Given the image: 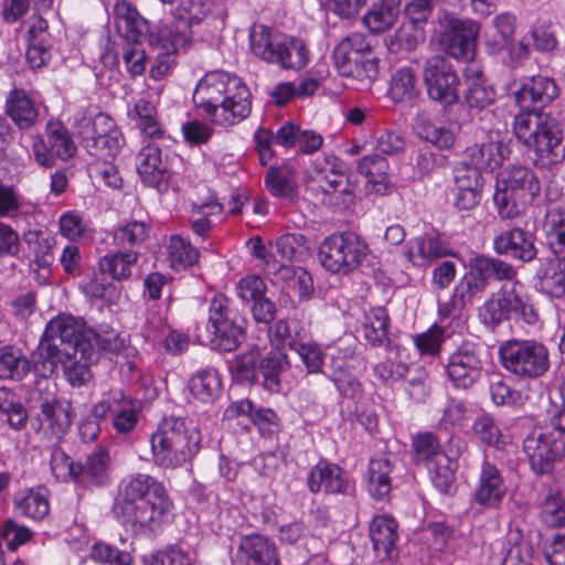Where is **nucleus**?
I'll return each instance as SVG.
<instances>
[{"instance_id": "obj_5", "label": "nucleus", "mask_w": 565, "mask_h": 565, "mask_svg": "<svg viewBox=\"0 0 565 565\" xmlns=\"http://www.w3.org/2000/svg\"><path fill=\"white\" fill-rule=\"evenodd\" d=\"M540 191V180L531 168L510 164L497 174L493 202L500 211L521 212L532 205Z\"/></svg>"}, {"instance_id": "obj_11", "label": "nucleus", "mask_w": 565, "mask_h": 565, "mask_svg": "<svg viewBox=\"0 0 565 565\" xmlns=\"http://www.w3.org/2000/svg\"><path fill=\"white\" fill-rule=\"evenodd\" d=\"M439 22L443 28L440 43L445 52L456 60H472L480 24L472 19H461L449 12L443 13Z\"/></svg>"}, {"instance_id": "obj_58", "label": "nucleus", "mask_w": 565, "mask_h": 565, "mask_svg": "<svg viewBox=\"0 0 565 565\" xmlns=\"http://www.w3.org/2000/svg\"><path fill=\"white\" fill-rule=\"evenodd\" d=\"M206 14V9L202 0H190L183 3L177 11L174 19L163 24V28H174L180 23L186 25L188 42L191 43L192 31L191 28L194 23L200 22Z\"/></svg>"}, {"instance_id": "obj_6", "label": "nucleus", "mask_w": 565, "mask_h": 565, "mask_svg": "<svg viewBox=\"0 0 565 565\" xmlns=\"http://www.w3.org/2000/svg\"><path fill=\"white\" fill-rule=\"evenodd\" d=\"M95 331L87 328L82 318L71 315H58L46 324L39 344V358L52 360V356L71 352L74 349L93 347Z\"/></svg>"}, {"instance_id": "obj_31", "label": "nucleus", "mask_w": 565, "mask_h": 565, "mask_svg": "<svg viewBox=\"0 0 565 565\" xmlns=\"http://www.w3.org/2000/svg\"><path fill=\"white\" fill-rule=\"evenodd\" d=\"M370 537L379 557L392 558L396 554L397 522L387 515L375 516L370 524Z\"/></svg>"}, {"instance_id": "obj_62", "label": "nucleus", "mask_w": 565, "mask_h": 565, "mask_svg": "<svg viewBox=\"0 0 565 565\" xmlns=\"http://www.w3.org/2000/svg\"><path fill=\"white\" fill-rule=\"evenodd\" d=\"M472 430L477 438L487 446L502 448L505 444L500 428L488 414H482L475 419Z\"/></svg>"}, {"instance_id": "obj_23", "label": "nucleus", "mask_w": 565, "mask_h": 565, "mask_svg": "<svg viewBox=\"0 0 565 565\" xmlns=\"http://www.w3.org/2000/svg\"><path fill=\"white\" fill-rule=\"evenodd\" d=\"M307 486L311 493L323 490L328 494H347L350 479L338 465L320 461L310 469Z\"/></svg>"}, {"instance_id": "obj_53", "label": "nucleus", "mask_w": 565, "mask_h": 565, "mask_svg": "<svg viewBox=\"0 0 565 565\" xmlns=\"http://www.w3.org/2000/svg\"><path fill=\"white\" fill-rule=\"evenodd\" d=\"M117 129L118 127L113 118L104 113L84 116L77 124V130L83 140L92 143Z\"/></svg>"}, {"instance_id": "obj_16", "label": "nucleus", "mask_w": 565, "mask_h": 565, "mask_svg": "<svg viewBox=\"0 0 565 565\" xmlns=\"http://www.w3.org/2000/svg\"><path fill=\"white\" fill-rule=\"evenodd\" d=\"M35 161L45 168L54 166L56 159L67 160L76 152L68 131L60 122H49L46 140L36 138L32 146Z\"/></svg>"}, {"instance_id": "obj_22", "label": "nucleus", "mask_w": 565, "mask_h": 565, "mask_svg": "<svg viewBox=\"0 0 565 565\" xmlns=\"http://www.w3.org/2000/svg\"><path fill=\"white\" fill-rule=\"evenodd\" d=\"M507 493V487L498 467L483 460L478 482L473 491V500L479 505L493 509L498 508Z\"/></svg>"}, {"instance_id": "obj_34", "label": "nucleus", "mask_w": 565, "mask_h": 565, "mask_svg": "<svg viewBox=\"0 0 565 565\" xmlns=\"http://www.w3.org/2000/svg\"><path fill=\"white\" fill-rule=\"evenodd\" d=\"M6 113L20 129L32 128L39 118V108L23 90L14 88L6 102Z\"/></svg>"}, {"instance_id": "obj_35", "label": "nucleus", "mask_w": 565, "mask_h": 565, "mask_svg": "<svg viewBox=\"0 0 565 565\" xmlns=\"http://www.w3.org/2000/svg\"><path fill=\"white\" fill-rule=\"evenodd\" d=\"M401 0H379L367 9L362 18L363 25L374 34L394 25L399 15Z\"/></svg>"}, {"instance_id": "obj_3", "label": "nucleus", "mask_w": 565, "mask_h": 565, "mask_svg": "<svg viewBox=\"0 0 565 565\" xmlns=\"http://www.w3.org/2000/svg\"><path fill=\"white\" fill-rule=\"evenodd\" d=\"M201 440V433L183 417L164 416L149 438L151 461L163 470L184 467L199 452Z\"/></svg>"}, {"instance_id": "obj_26", "label": "nucleus", "mask_w": 565, "mask_h": 565, "mask_svg": "<svg viewBox=\"0 0 565 565\" xmlns=\"http://www.w3.org/2000/svg\"><path fill=\"white\" fill-rule=\"evenodd\" d=\"M451 255V249L438 233H426L415 238L405 252V257L415 266H429L434 262Z\"/></svg>"}, {"instance_id": "obj_40", "label": "nucleus", "mask_w": 565, "mask_h": 565, "mask_svg": "<svg viewBox=\"0 0 565 565\" xmlns=\"http://www.w3.org/2000/svg\"><path fill=\"white\" fill-rule=\"evenodd\" d=\"M128 118L149 138H161L163 130L158 120V110L154 103L149 99L140 98L136 104L128 108Z\"/></svg>"}, {"instance_id": "obj_33", "label": "nucleus", "mask_w": 565, "mask_h": 565, "mask_svg": "<svg viewBox=\"0 0 565 565\" xmlns=\"http://www.w3.org/2000/svg\"><path fill=\"white\" fill-rule=\"evenodd\" d=\"M286 34L279 33L264 24H254L249 31V49L260 60L274 63L279 55L280 45Z\"/></svg>"}, {"instance_id": "obj_32", "label": "nucleus", "mask_w": 565, "mask_h": 565, "mask_svg": "<svg viewBox=\"0 0 565 565\" xmlns=\"http://www.w3.org/2000/svg\"><path fill=\"white\" fill-rule=\"evenodd\" d=\"M370 42L366 36L360 32H353L341 39L332 52V61L338 73L345 77L350 68L369 49Z\"/></svg>"}, {"instance_id": "obj_1", "label": "nucleus", "mask_w": 565, "mask_h": 565, "mask_svg": "<svg viewBox=\"0 0 565 565\" xmlns=\"http://www.w3.org/2000/svg\"><path fill=\"white\" fill-rule=\"evenodd\" d=\"M171 507L162 482L148 473H135L120 481L113 513L122 525L145 532L159 526Z\"/></svg>"}, {"instance_id": "obj_51", "label": "nucleus", "mask_w": 565, "mask_h": 565, "mask_svg": "<svg viewBox=\"0 0 565 565\" xmlns=\"http://www.w3.org/2000/svg\"><path fill=\"white\" fill-rule=\"evenodd\" d=\"M30 372V362L25 355L13 347L0 348V379L22 380Z\"/></svg>"}, {"instance_id": "obj_12", "label": "nucleus", "mask_w": 565, "mask_h": 565, "mask_svg": "<svg viewBox=\"0 0 565 565\" xmlns=\"http://www.w3.org/2000/svg\"><path fill=\"white\" fill-rule=\"evenodd\" d=\"M189 44L185 24L180 23L174 28L161 26L156 38H150V46L157 54L150 64L149 77L153 81L168 77L175 65V55Z\"/></svg>"}, {"instance_id": "obj_54", "label": "nucleus", "mask_w": 565, "mask_h": 565, "mask_svg": "<svg viewBox=\"0 0 565 565\" xmlns=\"http://www.w3.org/2000/svg\"><path fill=\"white\" fill-rule=\"evenodd\" d=\"M380 71V58L374 55L371 44L364 51L345 77L352 78L363 86H371L377 78Z\"/></svg>"}, {"instance_id": "obj_21", "label": "nucleus", "mask_w": 565, "mask_h": 565, "mask_svg": "<svg viewBox=\"0 0 565 565\" xmlns=\"http://www.w3.org/2000/svg\"><path fill=\"white\" fill-rule=\"evenodd\" d=\"M234 562L236 565H280L275 543L260 534L241 540Z\"/></svg>"}, {"instance_id": "obj_13", "label": "nucleus", "mask_w": 565, "mask_h": 565, "mask_svg": "<svg viewBox=\"0 0 565 565\" xmlns=\"http://www.w3.org/2000/svg\"><path fill=\"white\" fill-rule=\"evenodd\" d=\"M423 79L430 99L446 106L457 103L460 79L446 58L439 55L428 58L423 68Z\"/></svg>"}, {"instance_id": "obj_49", "label": "nucleus", "mask_w": 565, "mask_h": 565, "mask_svg": "<svg viewBox=\"0 0 565 565\" xmlns=\"http://www.w3.org/2000/svg\"><path fill=\"white\" fill-rule=\"evenodd\" d=\"M167 257L172 269L181 270L198 262L199 250L182 236L172 235L167 243Z\"/></svg>"}, {"instance_id": "obj_17", "label": "nucleus", "mask_w": 565, "mask_h": 565, "mask_svg": "<svg viewBox=\"0 0 565 565\" xmlns=\"http://www.w3.org/2000/svg\"><path fill=\"white\" fill-rule=\"evenodd\" d=\"M98 359V352L93 347L83 349H74L71 352H62L52 360L42 359V367L44 372L52 373L57 363L62 364L65 376L72 386H82L92 377L90 364Z\"/></svg>"}, {"instance_id": "obj_9", "label": "nucleus", "mask_w": 565, "mask_h": 565, "mask_svg": "<svg viewBox=\"0 0 565 565\" xmlns=\"http://www.w3.org/2000/svg\"><path fill=\"white\" fill-rule=\"evenodd\" d=\"M482 323L491 329L505 320L516 318L526 323L536 322L537 315L522 295V285L505 284L479 309Z\"/></svg>"}, {"instance_id": "obj_37", "label": "nucleus", "mask_w": 565, "mask_h": 565, "mask_svg": "<svg viewBox=\"0 0 565 565\" xmlns=\"http://www.w3.org/2000/svg\"><path fill=\"white\" fill-rule=\"evenodd\" d=\"M535 278L537 288L546 295L561 298L565 295L563 258L541 260L536 269Z\"/></svg>"}, {"instance_id": "obj_19", "label": "nucleus", "mask_w": 565, "mask_h": 565, "mask_svg": "<svg viewBox=\"0 0 565 565\" xmlns=\"http://www.w3.org/2000/svg\"><path fill=\"white\" fill-rule=\"evenodd\" d=\"M136 168L143 184L159 190L171 177L168 159L154 143L141 148L136 157Z\"/></svg>"}, {"instance_id": "obj_52", "label": "nucleus", "mask_w": 565, "mask_h": 565, "mask_svg": "<svg viewBox=\"0 0 565 565\" xmlns=\"http://www.w3.org/2000/svg\"><path fill=\"white\" fill-rule=\"evenodd\" d=\"M137 260V252H117L102 257L99 268L103 274H108L116 280H122L130 277Z\"/></svg>"}, {"instance_id": "obj_57", "label": "nucleus", "mask_w": 565, "mask_h": 565, "mask_svg": "<svg viewBox=\"0 0 565 565\" xmlns=\"http://www.w3.org/2000/svg\"><path fill=\"white\" fill-rule=\"evenodd\" d=\"M413 449L415 462L418 465H430V461L437 460L438 455H447L441 450L439 440L429 431L416 435L413 438Z\"/></svg>"}, {"instance_id": "obj_39", "label": "nucleus", "mask_w": 565, "mask_h": 565, "mask_svg": "<svg viewBox=\"0 0 565 565\" xmlns=\"http://www.w3.org/2000/svg\"><path fill=\"white\" fill-rule=\"evenodd\" d=\"M390 317L384 307L371 308L364 316L362 332L364 340L372 347L388 348Z\"/></svg>"}, {"instance_id": "obj_56", "label": "nucleus", "mask_w": 565, "mask_h": 565, "mask_svg": "<svg viewBox=\"0 0 565 565\" xmlns=\"http://www.w3.org/2000/svg\"><path fill=\"white\" fill-rule=\"evenodd\" d=\"M473 271L478 273L484 280L494 277L498 280H512L516 276L513 266L504 260L487 256H478L473 259Z\"/></svg>"}, {"instance_id": "obj_36", "label": "nucleus", "mask_w": 565, "mask_h": 565, "mask_svg": "<svg viewBox=\"0 0 565 565\" xmlns=\"http://www.w3.org/2000/svg\"><path fill=\"white\" fill-rule=\"evenodd\" d=\"M388 162L379 153L366 154L358 162V171L367 177L366 191L384 194L390 185L387 175Z\"/></svg>"}, {"instance_id": "obj_63", "label": "nucleus", "mask_w": 565, "mask_h": 565, "mask_svg": "<svg viewBox=\"0 0 565 565\" xmlns=\"http://www.w3.org/2000/svg\"><path fill=\"white\" fill-rule=\"evenodd\" d=\"M268 191L276 196H288L295 185V177L291 169L287 167L270 169L265 178Z\"/></svg>"}, {"instance_id": "obj_55", "label": "nucleus", "mask_w": 565, "mask_h": 565, "mask_svg": "<svg viewBox=\"0 0 565 565\" xmlns=\"http://www.w3.org/2000/svg\"><path fill=\"white\" fill-rule=\"evenodd\" d=\"M305 330L301 322L291 319H280L268 329V338L273 345L279 348L280 345H288L291 350V342H300L303 340Z\"/></svg>"}, {"instance_id": "obj_15", "label": "nucleus", "mask_w": 565, "mask_h": 565, "mask_svg": "<svg viewBox=\"0 0 565 565\" xmlns=\"http://www.w3.org/2000/svg\"><path fill=\"white\" fill-rule=\"evenodd\" d=\"M482 359L479 345L462 342L448 358L446 371L449 380L458 388L471 387L481 376Z\"/></svg>"}, {"instance_id": "obj_29", "label": "nucleus", "mask_w": 565, "mask_h": 565, "mask_svg": "<svg viewBox=\"0 0 565 565\" xmlns=\"http://www.w3.org/2000/svg\"><path fill=\"white\" fill-rule=\"evenodd\" d=\"M493 248L499 255L530 262L536 256V248L531 235L520 228L505 231L493 239Z\"/></svg>"}, {"instance_id": "obj_10", "label": "nucleus", "mask_w": 565, "mask_h": 565, "mask_svg": "<svg viewBox=\"0 0 565 565\" xmlns=\"http://www.w3.org/2000/svg\"><path fill=\"white\" fill-rule=\"evenodd\" d=\"M245 320L232 308L224 295L213 297L210 305L209 324L211 326L210 343L223 352L235 351L245 340Z\"/></svg>"}, {"instance_id": "obj_50", "label": "nucleus", "mask_w": 565, "mask_h": 565, "mask_svg": "<svg viewBox=\"0 0 565 565\" xmlns=\"http://www.w3.org/2000/svg\"><path fill=\"white\" fill-rule=\"evenodd\" d=\"M516 19L511 13H501L492 20L494 33L487 39L488 51L497 54L510 47L515 31Z\"/></svg>"}, {"instance_id": "obj_59", "label": "nucleus", "mask_w": 565, "mask_h": 565, "mask_svg": "<svg viewBox=\"0 0 565 565\" xmlns=\"http://www.w3.org/2000/svg\"><path fill=\"white\" fill-rule=\"evenodd\" d=\"M424 24L409 19L401 25L392 39V45L407 52L414 51L425 40Z\"/></svg>"}, {"instance_id": "obj_20", "label": "nucleus", "mask_w": 565, "mask_h": 565, "mask_svg": "<svg viewBox=\"0 0 565 565\" xmlns=\"http://www.w3.org/2000/svg\"><path fill=\"white\" fill-rule=\"evenodd\" d=\"M115 22L120 35L127 43L142 45L145 41L150 44V38H156L151 33L149 22L140 15L137 9L126 0H119L115 3Z\"/></svg>"}, {"instance_id": "obj_18", "label": "nucleus", "mask_w": 565, "mask_h": 565, "mask_svg": "<svg viewBox=\"0 0 565 565\" xmlns=\"http://www.w3.org/2000/svg\"><path fill=\"white\" fill-rule=\"evenodd\" d=\"M310 179L324 193L333 194L341 192L344 206L348 207L353 202V185H351L349 178L339 169L335 157L316 159L312 162Z\"/></svg>"}, {"instance_id": "obj_61", "label": "nucleus", "mask_w": 565, "mask_h": 565, "mask_svg": "<svg viewBox=\"0 0 565 565\" xmlns=\"http://www.w3.org/2000/svg\"><path fill=\"white\" fill-rule=\"evenodd\" d=\"M388 356L385 361L377 363L374 366V374L382 382H395L403 379L408 372V365L397 358V349L388 345L386 348Z\"/></svg>"}, {"instance_id": "obj_24", "label": "nucleus", "mask_w": 565, "mask_h": 565, "mask_svg": "<svg viewBox=\"0 0 565 565\" xmlns=\"http://www.w3.org/2000/svg\"><path fill=\"white\" fill-rule=\"evenodd\" d=\"M413 128L416 135L439 150L454 148L457 135L451 125L433 120L427 110L417 111Z\"/></svg>"}, {"instance_id": "obj_28", "label": "nucleus", "mask_w": 565, "mask_h": 565, "mask_svg": "<svg viewBox=\"0 0 565 565\" xmlns=\"http://www.w3.org/2000/svg\"><path fill=\"white\" fill-rule=\"evenodd\" d=\"M510 156V149L500 140L476 142L467 147L463 158L476 164L482 171H493L499 168Z\"/></svg>"}, {"instance_id": "obj_2", "label": "nucleus", "mask_w": 565, "mask_h": 565, "mask_svg": "<svg viewBox=\"0 0 565 565\" xmlns=\"http://www.w3.org/2000/svg\"><path fill=\"white\" fill-rule=\"evenodd\" d=\"M193 103L214 124L221 126L242 121L252 109L248 87L239 77L224 71L204 74L193 92Z\"/></svg>"}, {"instance_id": "obj_38", "label": "nucleus", "mask_w": 565, "mask_h": 565, "mask_svg": "<svg viewBox=\"0 0 565 565\" xmlns=\"http://www.w3.org/2000/svg\"><path fill=\"white\" fill-rule=\"evenodd\" d=\"M28 245H33L34 258L31 266L39 279L45 281L50 275V268L55 257L53 253L54 239L41 232H29L24 235Z\"/></svg>"}, {"instance_id": "obj_7", "label": "nucleus", "mask_w": 565, "mask_h": 565, "mask_svg": "<svg viewBox=\"0 0 565 565\" xmlns=\"http://www.w3.org/2000/svg\"><path fill=\"white\" fill-rule=\"evenodd\" d=\"M502 367L518 380H536L550 369L547 348L535 340H508L499 347Z\"/></svg>"}, {"instance_id": "obj_43", "label": "nucleus", "mask_w": 565, "mask_h": 565, "mask_svg": "<svg viewBox=\"0 0 565 565\" xmlns=\"http://www.w3.org/2000/svg\"><path fill=\"white\" fill-rule=\"evenodd\" d=\"M110 456L106 448L93 451L82 463L81 479L77 482H90L95 486H104L109 481Z\"/></svg>"}, {"instance_id": "obj_44", "label": "nucleus", "mask_w": 565, "mask_h": 565, "mask_svg": "<svg viewBox=\"0 0 565 565\" xmlns=\"http://www.w3.org/2000/svg\"><path fill=\"white\" fill-rule=\"evenodd\" d=\"M15 511L29 519L40 521L50 512V503L45 492L41 489L20 492L14 498Z\"/></svg>"}, {"instance_id": "obj_64", "label": "nucleus", "mask_w": 565, "mask_h": 565, "mask_svg": "<svg viewBox=\"0 0 565 565\" xmlns=\"http://www.w3.org/2000/svg\"><path fill=\"white\" fill-rule=\"evenodd\" d=\"M482 170L463 158L454 169V179L458 189L481 190Z\"/></svg>"}, {"instance_id": "obj_47", "label": "nucleus", "mask_w": 565, "mask_h": 565, "mask_svg": "<svg viewBox=\"0 0 565 565\" xmlns=\"http://www.w3.org/2000/svg\"><path fill=\"white\" fill-rule=\"evenodd\" d=\"M284 45H280L277 52V60L274 63L284 68L300 70L309 63V50L306 43L298 38L286 35Z\"/></svg>"}, {"instance_id": "obj_30", "label": "nucleus", "mask_w": 565, "mask_h": 565, "mask_svg": "<svg viewBox=\"0 0 565 565\" xmlns=\"http://www.w3.org/2000/svg\"><path fill=\"white\" fill-rule=\"evenodd\" d=\"M393 104L413 105L420 95L415 71L411 66H401L390 76L386 92Z\"/></svg>"}, {"instance_id": "obj_14", "label": "nucleus", "mask_w": 565, "mask_h": 565, "mask_svg": "<svg viewBox=\"0 0 565 565\" xmlns=\"http://www.w3.org/2000/svg\"><path fill=\"white\" fill-rule=\"evenodd\" d=\"M523 450L532 470L543 475L550 472L553 463L564 456L565 440L559 431L534 430L523 440Z\"/></svg>"}, {"instance_id": "obj_4", "label": "nucleus", "mask_w": 565, "mask_h": 565, "mask_svg": "<svg viewBox=\"0 0 565 565\" xmlns=\"http://www.w3.org/2000/svg\"><path fill=\"white\" fill-rule=\"evenodd\" d=\"M513 130L516 138L536 153L542 164H553L563 158L562 132L547 115L521 111L514 118Z\"/></svg>"}, {"instance_id": "obj_48", "label": "nucleus", "mask_w": 565, "mask_h": 565, "mask_svg": "<svg viewBox=\"0 0 565 565\" xmlns=\"http://www.w3.org/2000/svg\"><path fill=\"white\" fill-rule=\"evenodd\" d=\"M484 277L478 273L465 275L457 284L451 298V305L456 309H463L480 297L487 287Z\"/></svg>"}, {"instance_id": "obj_46", "label": "nucleus", "mask_w": 565, "mask_h": 565, "mask_svg": "<svg viewBox=\"0 0 565 565\" xmlns=\"http://www.w3.org/2000/svg\"><path fill=\"white\" fill-rule=\"evenodd\" d=\"M392 463L388 458H374L370 460L367 469V487L375 499L385 498L392 489L390 475Z\"/></svg>"}, {"instance_id": "obj_45", "label": "nucleus", "mask_w": 565, "mask_h": 565, "mask_svg": "<svg viewBox=\"0 0 565 565\" xmlns=\"http://www.w3.org/2000/svg\"><path fill=\"white\" fill-rule=\"evenodd\" d=\"M434 487L443 494H451L456 490V462L449 455H438L437 460L425 467Z\"/></svg>"}, {"instance_id": "obj_25", "label": "nucleus", "mask_w": 565, "mask_h": 565, "mask_svg": "<svg viewBox=\"0 0 565 565\" xmlns=\"http://www.w3.org/2000/svg\"><path fill=\"white\" fill-rule=\"evenodd\" d=\"M39 430L50 439H61L71 426V414L60 399L52 396L41 402L38 415Z\"/></svg>"}, {"instance_id": "obj_60", "label": "nucleus", "mask_w": 565, "mask_h": 565, "mask_svg": "<svg viewBox=\"0 0 565 565\" xmlns=\"http://www.w3.org/2000/svg\"><path fill=\"white\" fill-rule=\"evenodd\" d=\"M51 470L56 479L78 481L81 479L82 463L74 462L62 449L54 448L51 454Z\"/></svg>"}, {"instance_id": "obj_41", "label": "nucleus", "mask_w": 565, "mask_h": 565, "mask_svg": "<svg viewBox=\"0 0 565 565\" xmlns=\"http://www.w3.org/2000/svg\"><path fill=\"white\" fill-rule=\"evenodd\" d=\"M289 367L287 354L277 349L266 353L259 360L258 373L263 376V385L270 392H278L280 387V374Z\"/></svg>"}, {"instance_id": "obj_42", "label": "nucleus", "mask_w": 565, "mask_h": 565, "mask_svg": "<svg viewBox=\"0 0 565 565\" xmlns=\"http://www.w3.org/2000/svg\"><path fill=\"white\" fill-rule=\"evenodd\" d=\"M191 394L203 403L212 402L222 391L218 372L213 367L198 371L189 381Z\"/></svg>"}, {"instance_id": "obj_8", "label": "nucleus", "mask_w": 565, "mask_h": 565, "mask_svg": "<svg viewBox=\"0 0 565 565\" xmlns=\"http://www.w3.org/2000/svg\"><path fill=\"white\" fill-rule=\"evenodd\" d=\"M367 254V244L354 232L330 235L320 244L318 252L322 267L339 275H348L356 269Z\"/></svg>"}, {"instance_id": "obj_27", "label": "nucleus", "mask_w": 565, "mask_h": 565, "mask_svg": "<svg viewBox=\"0 0 565 565\" xmlns=\"http://www.w3.org/2000/svg\"><path fill=\"white\" fill-rule=\"evenodd\" d=\"M558 88L555 82L545 76H534L514 94L516 105L524 111L534 105L545 106L555 99Z\"/></svg>"}]
</instances>
